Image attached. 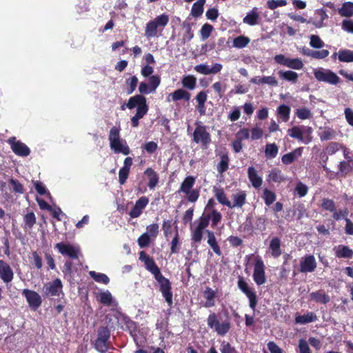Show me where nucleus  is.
<instances>
[{
	"label": "nucleus",
	"mask_w": 353,
	"mask_h": 353,
	"mask_svg": "<svg viewBox=\"0 0 353 353\" xmlns=\"http://www.w3.org/2000/svg\"><path fill=\"white\" fill-rule=\"evenodd\" d=\"M108 139L110 141V147L114 153H121L124 155L130 154V150L126 141L120 138L119 128L114 126L110 129Z\"/></svg>",
	"instance_id": "obj_1"
},
{
	"label": "nucleus",
	"mask_w": 353,
	"mask_h": 353,
	"mask_svg": "<svg viewBox=\"0 0 353 353\" xmlns=\"http://www.w3.org/2000/svg\"><path fill=\"white\" fill-rule=\"evenodd\" d=\"M122 327L128 330L132 336L137 345H141L145 339V332L143 330H138L135 322L132 321L129 317L121 315L119 319Z\"/></svg>",
	"instance_id": "obj_2"
},
{
	"label": "nucleus",
	"mask_w": 353,
	"mask_h": 353,
	"mask_svg": "<svg viewBox=\"0 0 353 353\" xmlns=\"http://www.w3.org/2000/svg\"><path fill=\"white\" fill-rule=\"evenodd\" d=\"M169 22V16L162 14L149 21L145 28V36L148 39L157 37L159 28L162 30Z\"/></svg>",
	"instance_id": "obj_3"
},
{
	"label": "nucleus",
	"mask_w": 353,
	"mask_h": 353,
	"mask_svg": "<svg viewBox=\"0 0 353 353\" xmlns=\"http://www.w3.org/2000/svg\"><path fill=\"white\" fill-rule=\"evenodd\" d=\"M313 129L306 125H294L288 130V135L299 141L308 144L312 141Z\"/></svg>",
	"instance_id": "obj_4"
},
{
	"label": "nucleus",
	"mask_w": 353,
	"mask_h": 353,
	"mask_svg": "<svg viewBox=\"0 0 353 353\" xmlns=\"http://www.w3.org/2000/svg\"><path fill=\"white\" fill-rule=\"evenodd\" d=\"M195 181V177L188 176L183 181L179 190V192L185 194L187 196V200L191 203L196 202L199 196V191L192 188Z\"/></svg>",
	"instance_id": "obj_5"
},
{
	"label": "nucleus",
	"mask_w": 353,
	"mask_h": 353,
	"mask_svg": "<svg viewBox=\"0 0 353 353\" xmlns=\"http://www.w3.org/2000/svg\"><path fill=\"white\" fill-rule=\"evenodd\" d=\"M195 125L192 141L197 144H201L203 148H207L211 143V136L207 131L206 126L200 121H196Z\"/></svg>",
	"instance_id": "obj_6"
},
{
	"label": "nucleus",
	"mask_w": 353,
	"mask_h": 353,
	"mask_svg": "<svg viewBox=\"0 0 353 353\" xmlns=\"http://www.w3.org/2000/svg\"><path fill=\"white\" fill-rule=\"evenodd\" d=\"M314 76L317 81L327 83L330 85H337L340 81L336 74L329 69L323 68L314 69Z\"/></svg>",
	"instance_id": "obj_7"
},
{
	"label": "nucleus",
	"mask_w": 353,
	"mask_h": 353,
	"mask_svg": "<svg viewBox=\"0 0 353 353\" xmlns=\"http://www.w3.org/2000/svg\"><path fill=\"white\" fill-rule=\"evenodd\" d=\"M207 323L209 327L214 329L217 334L225 336L230 329V323L228 320H225L222 323H219L216 314H210L207 319Z\"/></svg>",
	"instance_id": "obj_8"
},
{
	"label": "nucleus",
	"mask_w": 353,
	"mask_h": 353,
	"mask_svg": "<svg viewBox=\"0 0 353 353\" xmlns=\"http://www.w3.org/2000/svg\"><path fill=\"white\" fill-rule=\"evenodd\" d=\"M54 248L59 253L72 259H78L80 254V248L77 244L61 242L57 243Z\"/></svg>",
	"instance_id": "obj_9"
},
{
	"label": "nucleus",
	"mask_w": 353,
	"mask_h": 353,
	"mask_svg": "<svg viewBox=\"0 0 353 353\" xmlns=\"http://www.w3.org/2000/svg\"><path fill=\"white\" fill-rule=\"evenodd\" d=\"M110 336V330L105 327H100L97 332V339L94 347L101 353H105L108 348V340Z\"/></svg>",
	"instance_id": "obj_10"
},
{
	"label": "nucleus",
	"mask_w": 353,
	"mask_h": 353,
	"mask_svg": "<svg viewBox=\"0 0 353 353\" xmlns=\"http://www.w3.org/2000/svg\"><path fill=\"white\" fill-rule=\"evenodd\" d=\"M154 279L159 283L160 291L165 301L170 305L172 303V292L171 291V284L170 281L164 277L161 273L154 276Z\"/></svg>",
	"instance_id": "obj_11"
},
{
	"label": "nucleus",
	"mask_w": 353,
	"mask_h": 353,
	"mask_svg": "<svg viewBox=\"0 0 353 353\" xmlns=\"http://www.w3.org/2000/svg\"><path fill=\"white\" fill-rule=\"evenodd\" d=\"M253 279L257 285H263L266 282L265 265L259 256L256 258L254 264Z\"/></svg>",
	"instance_id": "obj_12"
},
{
	"label": "nucleus",
	"mask_w": 353,
	"mask_h": 353,
	"mask_svg": "<svg viewBox=\"0 0 353 353\" xmlns=\"http://www.w3.org/2000/svg\"><path fill=\"white\" fill-rule=\"evenodd\" d=\"M12 152L19 157H28L30 154V149L21 141L17 140L16 137H12L8 139Z\"/></svg>",
	"instance_id": "obj_13"
},
{
	"label": "nucleus",
	"mask_w": 353,
	"mask_h": 353,
	"mask_svg": "<svg viewBox=\"0 0 353 353\" xmlns=\"http://www.w3.org/2000/svg\"><path fill=\"white\" fill-rule=\"evenodd\" d=\"M22 295L26 298L29 307L33 310H37L41 305V296L35 291L28 289H24L22 291Z\"/></svg>",
	"instance_id": "obj_14"
},
{
	"label": "nucleus",
	"mask_w": 353,
	"mask_h": 353,
	"mask_svg": "<svg viewBox=\"0 0 353 353\" xmlns=\"http://www.w3.org/2000/svg\"><path fill=\"white\" fill-rule=\"evenodd\" d=\"M238 287L246 295L250 301V307L254 310L256 303L257 299L256 296L254 292H253L249 287L248 284L246 281H245L243 279H239L238 281Z\"/></svg>",
	"instance_id": "obj_15"
},
{
	"label": "nucleus",
	"mask_w": 353,
	"mask_h": 353,
	"mask_svg": "<svg viewBox=\"0 0 353 353\" xmlns=\"http://www.w3.org/2000/svg\"><path fill=\"white\" fill-rule=\"evenodd\" d=\"M14 271L5 261L0 260V279L6 284L10 283L14 279Z\"/></svg>",
	"instance_id": "obj_16"
},
{
	"label": "nucleus",
	"mask_w": 353,
	"mask_h": 353,
	"mask_svg": "<svg viewBox=\"0 0 353 353\" xmlns=\"http://www.w3.org/2000/svg\"><path fill=\"white\" fill-rule=\"evenodd\" d=\"M316 268V261L313 255L303 257L300 261L299 271L302 273L312 272Z\"/></svg>",
	"instance_id": "obj_17"
},
{
	"label": "nucleus",
	"mask_w": 353,
	"mask_h": 353,
	"mask_svg": "<svg viewBox=\"0 0 353 353\" xmlns=\"http://www.w3.org/2000/svg\"><path fill=\"white\" fill-rule=\"evenodd\" d=\"M62 283L59 279L49 282L43 287V292L46 296H59L62 292Z\"/></svg>",
	"instance_id": "obj_18"
},
{
	"label": "nucleus",
	"mask_w": 353,
	"mask_h": 353,
	"mask_svg": "<svg viewBox=\"0 0 353 353\" xmlns=\"http://www.w3.org/2000/svg\"><path fill=\"white\" fill-rule=\"evenodd\" d=\"M97 301L107 306H117L118 303L108 290H100L96 295Z\"/></svg>",
	"instance_id": "obj_19"
},
{
	"label": "nucleus",
	"mask_w": 353,
	"mask_h": 353,
	"mask_svg": "<svg viewBox=\"0 0 353 353\" xmlns=\"http://www.w3.org/2000/svg\"><path fill=\"white\" fill-rule=\"evenodd\" d=\"M149 203V199L146 196L140 197L135 203L134 207L130 210L129 214L131 218H137L141 214L144 208Z\"/></svg>",
	"instance_id": "obj_20"
},
{
	"label": "nucleus",
	"mask_w": 353,
	"mask_h": 353,
	"mask_svg": "<svg viewBox=\"0 0 353 353\" xmlns=\"http://www.w3.org/2000/svg\"><path fill=\"white\" fill-rule=\"evenodd\" d=\"M148 106L146 103V99L137 107V112L134 116L131 118V123L133 128L138 127L139 120L142 119L148 112Z\"/></svg>",
	"instance_id": "obj_21"
},
{
	"label": "nucleus",
	"mask_w": 353,
	"mask_h": 353,
	"mask_svg": "<svg viewBox=\"0 0 353 353\" xmlns=\"http://www.w3.org/2000/svg\"><path fill=\"white\" fill-rule=\"evenodd\" d=\"M248 176L252 185L254 188L259 189L263 183L262 177L259 175L257 170L254 167L251 166L248 168Z\"/></svg>",
	"instance_id": "obj_22"
},
{
	"label": "nucleus",
	"mask_w": 353,
	"mask_h": 353,
	"mask_svg": "<svg viewBox=\"0 0 353 353\" xmlns=\"http://www.w3.org/2000/svg\"><path fill=\"white\" fill-rule=\"evenodd\" d=\"M303 148L300 147L294 149L291 152L284 154L281 157V161L285 165H289L299 158L303 152Z\"/></svg>",
	"instance_id": "obj_23"
},
{
	"label": "nucleus",
	"mask_w": 353,
	"mask_h": 353,
	"mask_svg": "<svg viewBox=\"0 0 353 353\" xmlns=\"http://www.w3.org/2000/svg\"><path fill=\"white\" fill-rule=\"evenodd\" d=\"M190 99V94L188 92L183 89H178L168 95L167 97V101L170 102L171 101H176L179 100L184 99L188 101Z\"/></svg>",
	"instance_id": "obj_24"
},
{
	"label": "nucleus",
	"mask_w": 353,
	"mask_h": 353,
	"mask_svg": "<svg viewBox=\"0 0 353 353\" xmlns=\"http://www.w3.org/2000/svg\"><path fill=\"white\" fill-rule=\"evenodd\" d=\"M146 98L141 94H137L129 99L127 103H123L121 108L124 110L125 108L133 109L138 107L142 102H143Z\"/></svg>",
	"instance_id": "obj_25"
},
{
	"label": "nucleus",
	"mask_w": 353,
	"mask_h": 353,
	"mask_svg": "<svg viewBox=\"0 0 353 353\" xmlns=\"http://www.w3.org/2000/svg\"><path fill=\"white\" fill-rule=\"evenodd\" d=\"M232 201L230 208H241L246 201V193L244 191L239 190L232 194Z\"/></svg>",
	"instance_id": "obj_26"
},
{
	"label": "nucleus",
	"mask_w": 353,
	"mask_h": 353,
	"mask_svg": "<svg viewBox=\"0 0 353 353\" xmlns=\"http://www.w3.org/2000/svg\"><path fill=\"white\" fill-rule=\"evenodd\" d=\"M287 178L279 168L272 169L268 175L267 180L269 182L281 183L286 181Z\"/></svg>",
	"instance_id": "obj_27"
},
{
	"label": "nucleus",
	"mask_w": 353,
	"mask_h": 353,
	"mask_svg": "<svg viewBox=\"0 0 353 353\" xmlns=\"http://www.w3.org/2000/svg\"><path fill=\"white\" fill-rule=\"evenodd\" d=\"M144 174L147 176L148 179V185L150 190L154 189L159 183V177L158 174L152 168H147Z\"/></svg>",
	"instance_id": "obj_28"
},
{
	"label": "nucleus",
	"mask_w": 353,
	"mask_h": 353,
	"mask_svg": "<svg viewBox=\"0 0 353 353\" xmlns=\"http://www.w3.org/2000/svg\"><path fill=\"white\" fill-rule=\"evenodd\" d=\"M259 19V14L257 8H253L252 10L248 12L246 16L243 18V22L249 26H255L258 23Z\"/></svg>",
	"instance_id": "obj_29"
},
{
	"label": "nucleus",
	"mask_w": 353,
	"mask_h": 353,
	"mask_svg": "<svg viewBox=\"0 0 353 353\" xmlns=\"http://www.w3.org/2000/svg\"><path fill=\"white\" fill-rule=\"evenodd\" d=\"M335 255L338 258L351 259L353 256V250L348 246L340 245L334 248Z\"/></svg>",
	"instance_id": "obj_30"
},
{
	"label": "nucleus",
	"mask_w": 353,
	"mask_h": 353,
	"mask_svg": "<svg viewBox=\"0 0 353 353\" xmlns=\"http://www.w3.org/2000/svg\"><path fill=\"white\" fill-rule=\"evenodd\" d=\"M278 74L281 79L293 84L296 83L298 81L299 75L296 72L292 70H279Z\"/></svg>",
	"instance_id": "obj_31"
},
{
	"label": "nucleus",
	"mask_w": 353,
	"mask_h": 353,
	"mask_svg": "<svg viewBox=\"0 0 353 353\" xmlns=\"http://www.w3.org/2000/svg\"><path fill=\"white\" fill-rule=\"evenodd\" d=\"M316 320V315L314 312H309L303 315L296 316L295 318V323L297 324L305 325L309 323L314 322Z\"/></svg>",
	"instance_id": "obj_32"
},
{
	"label": "nucleus",
	"mask_w": 353,
	"mask_h": 353,
	"mask_svg": "<svg viewBox=\"0 0 353 353\" xmlns=\"http://www.w3.org/2000/svg\"><path fill=\"white\" fill-rule=\"evenodd\" d=\"M208 234V243L210 246V248L212 249L214 252L218 256L221 255V251L220 249L219 245H218V243L216 241L215 235L213 232L207 230L206 231Z\"/></svg>",
	"instance_id": "obj_33"
},
{
	"label": "nucleus",
	"mask_w": 353,
	"mask_h": 353,
	"mask_svg": "<svg viewBox=\"0 0 353 353\" xmlns=\"http://www.w3.org/2000/svg\"><path fill=\"white\" fill-rule=\"evenodd\" d=\"M203 295L206 300L205 307H213L215 305L214 298L216 296V292L210 287H207L203 292Z\"/></svg>",
	"instance_id": "obj_34"
},
{
	"label": "nucleus",
	"mask_w": 353,
	"mask_h": 353,
	"mask_svg": "<svg viewBox=\"0 0 353 353\" xmlns=\"http://www.w3.org/2000/svg\"><path fill=\"white\" fill-rule=\"evenodd\" d=\"M271 254L274 258H278L281 254V240L278 237H274L270 243Z\"/></svg>",
	"instance_id": "obj_35"
},
{
	"label": "nucleus",
	"mask_w": 353,
	"mask_h": 353,
	"mask_svg": "<svg viewBox=\"0 0 353 353\" xmlns=\"http://www.w3.org/2000/svg\"><path fill=\"white\" fill-rule=\"evenodd\" d=\"M310 299L317 303L325 304L330 301V296L323 291H316L310 294Z\"/></svg>",
	"instance_id": "obj_36"
},
{
	"label": "nucleus",
	"mask_w": 353,
	"mask_h": 353,
	"mask_svg": "<svg viewBox=\"0 0 353 353\" xmlns=\"http://www.w3.org/2000/svg\"><path fill=\"white\" fill-rule=\"evenodd\" d=\"M290 111L291 109L288 105L283 104L277 108L276 113L283 122H287L290 119Z\"/></svg>",
	"instance_id": "obj_37"
},
{
	"label": "nucleus",
	"mask_w": 353,
	"mask_h": 353,
	"mask_svg": "<svg viewBox=\"0 0 353 353\" xmlns=\"http://www.w3.org/2000/svg\"><path fill=\"white\" fill-rule=\"evenodd\" d=\"M338 12L341 17L353 16V2L347 1L343 3L342 6L338 9Z\"/></svg>",
	"instance_id": "obj_38"
},
{
	"label": "nucleus",
	"mask_w": 353,
	"mask_h": 353,
	"mask_svg": "<svg viewBox=\"0 0 353 353\" xmlns=\"http://www.w3.org/2000/svg\"><path fill=\"white\" fill-rule=\"evenodd\" d=\"M89 275L93 280H94V281L97 283L107 285L110 282L109 277L103 273L97 272L95 271H90Z\"/></svg>",
	"instance_id": "obj_39"
},
{
	"label": "nucleus",
	"mask_w": 353,
	"mask_h": 353,
	"mask_svg": "<svg viewBox=\"0 0 353 353\" xmlns=\"http://www.w3.org/2000/svg\"><path fill=\"white\" fill-rule=\"evenodd\" d=\"M205 3V0H198L195 2L191 9V14L194 17H199L203 12V6Z\"/></svg>",
	"instance_id": "obj_40"
},
{
	"label": "nucleus",
	"mask_w": 353,
	"mask_h": 353,
	"mask_svg": "<svg viewBox=\"0 0 353 353\" xmlns=\"http://www.w3.org/2000/svg\"><path fill=\"white\" fill-rule=\"evenodd\" d=\"M229 167V158L227 154H222L220 157V161L217 165L216 170L219 174H222Z\"/></svg>",
	"instance_id": "obj_41"
},
{
	"label": "nucleus",
	"mask_w": 353,
	"mask_h": 353,
	"mask_svg": "<svg viewBox=\"0 0 353 353\" xmlns=\"http://www.w3.org/2000/svg\"><path fill=\"white\" fill-rule=\"evenodd\" d=\"M279 152V148L275 143H268L265 148V155L267 159H274Z\"/></svg>",
	"instance_id": "obj_42"
},
{
	"label": "nucleus",
	"mask_w": 353,
	"mask_h": 353,
	"mask_svg": "<svg viewBox=\"0 0 353 353\" xmlns=\"http://www.w3.org/2000/svg\"><path fill=\"white\" fill-rule=\"evenodd\" d=\"M250 42V39L248 37L241 35L234 39L232 46L234 48L241 49L246 47Z\"/></svg>",
	"instance_id": "obj_43"
},
{
	"label": "nucleus",
	"mask_w": 353,
	"mask_h": 353,
	"mask_svg": "<svg viewBox=\"0 0 353 353\" xmlns=\"http://www.w3.org/2000/svg\"><path fill=\"white\" fill-rule=\"evenodd\" d=\"M296 116L301 120L312 119L313 114L307 108H301L295 110Z\"/></svg>",
	"instance_id": "obj_44"
},
{
	"label": "nucleus",
	"mask_w": 353,
	"mask_h": 353,
	"mask_svg": "<svg viewBox=\"0 0 353 353\" xmlns=\"http://www.w3.org/2000/svg\"><path fill=\"white\" fill-rule=\"evenodd\" d=\"M339 169L343 175H346L353 170V159L340 162Z\"/></svg>",
	"instance_id": "obj_45"
},
{
	"label": "nucleus",
	"mask_w": 353,
	"mask_h": 353,
	"mask_svg": "<svg viewBox=\"0 0 353 353\" xmlns=\"http://www.w3.org/2000/svg\"><path fill=\"white\" fill-rule=\"evenodd\" d=\"M339 61L341 62L345 63L353 62V50L347 49H341L339 54Z\"/></svg>",
	"instance_id": "obj_46"
},
{
	"label": "nucleus",
	"mask_w": 353,
	"mask_h": 353,
	"mask_svg": "<svg viewBox=\"0 0 353 353\" xmlns=\"http://www.w3.org/2000/svg\"><path fill=\"white\" fill-rule=\"evenodd\" d=\"M23 220H24L23 228L26 230H31L32 228L33 227V225L36 223V217L33 212H30V213L26 214L24 216Z\"/></svg>",
	"instance_id": "obj_47"
},
{
	"label": "nucleus",
	"mask_w": 353,
	"mask_h": 353,
	"mask_svg": "<svg viewBox=\"0 0 353 353\" xmlns=\"http://www.w3.org/2000/svg\"><path fill=\"white\" fill-rule=\"evenodd\" d=\"M262 198L264 200L265 203L268 206H270L276 201V196L274 192L265 188L263 190Z\"/></svg>",
	"instance_id": "obj_48"
},
{
	"label": "nucleus",
	"mask_w": 353,
	"mask_h": 353,
	"mask_svg": "<svg viewBox=\"0 0 353 353\" xmlns=\"http://www.w3.org/2000/svg\"><path fill=\"white\" fill-rule=\"evenodd\" d=\"M181 83L183 87L192 90L196 87V78L192 75L185 76L182 79Z\"/></svg>",
	"instance_id": "obj_49"
},
{
	"label": "nucleus",
	"mask_w": 353,
	"mask_h": 353,
	"mask_svg": "<svg viewBox=\"0 0 353 353\" xmlns=\"http://www.w3.org/2000/svg\"><path fill=\"white\" fill-rule=\"evenodd\" d=\"M33 184L38 194L41 195H46V196L50 199H52L50 193L46 189L45 185L43 183L39 181H36L33 182Z\"/></svg>",
	"instance_id": "obj_50"
},
{
	"label": "nucleus",
	"mask_w": 353,
	"mask_h": 353,
	"mask_svg": "<svg viewBox=\"0 0 353 353\" xmlns=\"http://www.w3.org/2000/svg\"><path fill=\"white\" fill-rule=\"evenodd\" d=\"M205 214L208 220H211L212 226L216 225L218 223L221 221L222 218L221 214L215 210H212L210 213H207Z\"/></svg>",
	"instance_id": "obj_51"
},
{
	"label": "nucleus",
	"mask_w": 353,
	"mask_h": 353,
	"mask_svg": "<svg viewBox=\"0 0 353 353\" xmlns=\"http://www.w3.org/2000/svg\"><path fill=\"white\" fill-rule=\"evenodd\" d=\"M310 46L312 48L320 49L325 46V43L318 35L312 34L310 36Z\"/></svg>",
	"instance_id": "obj_52"
},
{
	"label": "nucleus",
	"mask_w": 353,
	"mask_h": 353,
	"mask_svg": "<svg viewBox=\"0 0 353 353\" xmlns=\"http://www.w3.org/2000/svg\"><path fill=\"white\" fill-rule=\"evenodd\" d=\"M145 268L154 275V277L161 273L160 269L156 265L152 259H150L145 263Z\"/></svg>",
	"instance_id": "obj_53"
},
{
	"label": "nucleus",
	"mask_w": 353,
	"mask_h": 353,
	"mask_svg": "<svg viewBox=\"0 0 353 353\" xmlns=\"http://www.w3.org/2000/svg\"><path fill=\"white\" fill-rule=\"evenodd\" d=\"M138 78L136 76H132L126 79L127 92L128 94H132L136 89L138 84Z\"/></svg>",
	"instance_id": "obj_54"
},
{
	"label": "nucleus",
	"mask_w": 353,
	"mask_h": 353,
	"mask_svg": "<svg viewBox=\"0 0 353 353\" xmlns=\"http://www.w3.org/2000/svg\"><path fill=\"white\" fill-rule=\"evenodd\" d=\"M335 131L330 128H325L324 130L320 133V139L321 141H327L332 139L335 137Z\"/></svg>",
	"instance_id": "obj_55"
},
{
	"label": "nucleus",
	"mask_w": 353,
	"mask_h": 353,
	"mask_svg": "<svg viewBox=\"0 0 353 353\" xmlns=\"http://www.w3.org/2000/svg\"><path fill=\"white\" fill-rule=\"evenodd\" d=\"M304 66L302 60L300 58L290 59L288 68L292 70H301Z\"/></svg>",
	"instance_id": "obj_56"
},
{
	"label": "nucleus",
	"mask_w": 353,
	"mask_h": 353,
	"mask_svg": "<svg viewBox=\"0 0 353 353\" xmlns=\"http://www.w3.org/2000/svg\"><path fill=\"white\" fill-rule=\"evenodd\" d=\"M203 230L198 227L192 229L191 239L195 243H200L203 238Z\"/></svg>",
	"instance_id": "obj_57"
},
{
	"label": "nucleus",
	"mask_w": 353,
	"mask_h": 353,
	"mask_svg": "<svg viewBox=\"0 0 353 353\" xmlns=\"http://www.w3.org/2000/svg\"><path fill=\"white\" fill-rule=\"evenodd\" d=\"M215 196H216V199L218 200V201L220 203H221L224 205H226L228 208L230 207L231 202L230 201H228V199L226 197L225 194L224 193V192L222 190H217Z\"/></svg>",
	"instance_id": "obj_58"
},
{
	"label": "nucleus",
	"mask_w": 353,
	"mask_h": 353,
	"mask_svg": "<svg viewBox=\"0 0 353 353\" xmlns=\"http://www.w3.org/2000/svg\"><path fill=\"white\" fill-rule=\"evenodd\" d=\"M288 4L286 0H268L267 6L270 10H275L279 7L285 6Z\"/></svg>",
	"instance_id": "obj_59"
},
{
	"label": "nucleus",
	"mask_w": 353,
	"mask_h": 353,
	"mask_svg": "<svg viewBox=\"0 0 353 353\" xmlns=\"http://www.w3.org/2000/svg\"><path fill=\"white\" fill-rule=\"evenodd\" d=\"M159 225L157 223H152L147 226L146 232L145 233L150 238H155L159 233Z\"/></svg>",
	"instance_id": "obj_60"
},
{
	"label": "nucleus",
	"mask_w": 353,
	"mask_h": 353,
	"mask_svg": "<svg viewBox=\"0 0 353 353\" xmlns=\"http://www.w3.org/2000/svg\"><path fill=\"white\" fill-rule=\"evenodd\" d=\"M220 351L221 353H237L235 347L232 346L230 343L223 341L221 343Z\"/></svg>",
	"instance_id": "obj_61"
},
{
	"label": "nucleus",
	"mask_w": 353,
	"mask_h": 353,
	"mask_svg": "<svg viewBox=\"0 0 353 353\" xmlns=\"http://www.w3.org/2000/svg\"><path fill=\"white\" fill-rule=\"evenodd\" d=\"M161 83V79L159 76L152 75L149 77L148 85L152 88L151 90L152 92H154L157 88L159 87Z\"/></svg>",
	"instance_id": "obj_62"
},
{
	"label": "nucleus",
	"mask_w": 353,
	"mask_h": 353,
	"mask_svg": "<svg viewBox=\"0 0 353 353\" xmlns=\"http://www.w3.org/2000/svg\"><path fill=\"white\" fill-rule=\"evenodd\" d=\"M212 30H213L212 26H211L208 23L204 24L202 26L201 31H200L202 40L207 39L210 37Z\"/></svg>",
	"instance_id": "obj_63"
},
{
	"label": "nucleus",
	"mask_w": 353,
	"mask_h": 353,
	"mask_svg": "<svg viewBox=\"0 0 353 353\" xmlns=\"http://www.w3.org/2000/svg\"><path fill=\"white\" fill-rule=\"evenodd\" d=\"M212 87L220 97H223L227 88L226 84H223L219 81L214 83Z\"/></svg>",
	"instance_id": "obj_64"
}]
</instances>
